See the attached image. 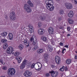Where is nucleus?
Wrapping results in <instances>:
<instances>
[{
    "label": "nucleus",
    "mask_w": 77,
    "mask_h": 77,
    "mask_svg": "<svg viewBox=\"0 0 77 77\" xmlns=\"http://www.w3.org/2000/svg\"><path fill=\"white\" fill-rule=\"evenodd\" d=\"M27 3L28 5L31 7H33V4L32 3L31 1L30 0L28 1Z\"/></svg>",
    "instance_id": "obj_18"
},
{
    "label": "nucleus",
    "mask_w": 77,
    "mask_h": 77,
    "mask_svg": "<svg viewBox=\"0 0 77 77\" xmlns=\"http://www.w3.org/2000/svg\"><path fill=\"white\" fill-rule=\"evenodd\" d=\"M20 55V54L19 53V52H16L14 54V56H16V57H18V56Z\"/></svg>",
    "instance_id": "obj_26"
},
{
    "label": "nucleus",
    "mask_w": 77,
    "mask_h": 77,
    "mask_svg": "<svg viewBox=\"0 0 77 77\" xmlns=\"http://www.w3.org/2000/svg\"><path fill=\"white\" fill-rule=\"evenodd\" d=\"M42 22H39L38 23V26H39V27H41V26H42Z\"/></svg>",
    "instance_id": "obj_34"
},
{
    "label": "nucleus",
    "mask_w": 77,
    "mask_h": 77,
    "mask_svg": "<svg viewBox=\"0 0 77 77\" xmlns=\"http://www.w3.org/2000/svg\"><path fill=\"white\" fill-rule=\"evenodd\" d=\"M48 31L49 34H53L54 29L52 27H50L48 29Z\"/></svg>",
    "instance_id": "obj_15"
},
{
    "label": "nucleus",
    "mask_w": 77,
    "mask_h": 77,
    "mask_svg": "<svg viewBox=\"0 0 77 77\" xmlns=\"http://www.w3.org/2000/svg\"><path fill=\"white\" fill-rule=\"evenodd\" d=\"M65 50H66V49L65 48H63L62 49V53H64V51H65Z\"/></svg>",
    "instance_id": "obj_40"
},
{
    "label": "nucleus",
    "mask_w": 77,
    "mask_h": 77,
    "mask_svg": "<svg viewBox=\"0 0 77 77\" xmlns=\"http://www.w3.org/2000/svg\"><path fill=\"white\" fill-rule=\"evenodd\" d=\"M21 60H17V62L18 63H21Z\"/></svg>",
    "instance_id": "obj_39"
},
{
    "label": "nucleus",
    "mask_w": 77,
    "mask_h": 77,
    "mask_svg": "<svg viewBox=\"0 0 77 77\" xmlns=\"http://www.w3.org/2000/svg\"><path fill=\"white\" fill-rule=\"evenodd\" d=\"M46 76H47V77H49V76H50V74L48 73H46Z\"/></svg>",
    "instance_id": "obj_41"
},
{
    "label": "nucleus",
    "mask_w": 77,
    "mask_h": 77,
    "mask_svg": "<svg viewBox=\"0 0 77 77\" xmlns=\"http://www.w3.org/2000/svg\"><path fill=\"white\" fill-rule=\"evenodd\" d=\"M68 16L70 18H72L74 15V13L72 11H70L69 12V13L68 14Z\"/></svg>",
    "instance_id": "obj_16"
},
{
    "label": "nucleus",
    "mask_w": 77,
    "mask_h": 77,
    "mask_svg": "<svg viewBox=\"0 0 77 77\" xmlns=\"http://www.w3.org/2000/svg\"><path fill=\"white\" fill-rule=\"evenodd\" d=\"M48 54H45L44 56V59L45 60H47V59H48Z\"/></svg>",
    "instance_id": "obj_24"
},
{
    "label": "nucleus",
    "mask_w": 77,
    "mask_h": 77,
    "mask_svg": "<svg viewBox=\"0 0 77 77\" xmlns=\"http://www.w3.org/2000/svg\"><path fill=\"white\" fill-rule=\"evenodd\" d=\"M35 63H33L32 65L31 66L32 68H33L35 67Z\"/></svg>",
    "instance_id": "obj_37"
},
{
    "label": "nucleus",
    "mask_w": 77,
    "mask_h": 77,
    "mask_svg": "<svg viewBox=\"0 0 77 77\" xmlns=\"http://www.w3.org/2000/svg\"><path fill=\"white\" fill-rule=\"evenodd\" d=\"M0 62L2 64H3V60H2V59H1L0 60Z\"/></svg>",
    "instance_id": "obj_38"
},
{
    "label": "nucleus",
    "mask_w": 77,
    "mask_h": 77,
    "mask_svg": "<svg viewBox=\"0 0 77 77\" xmlns=\"http://www.w3.org/2000/svg\"><path fill=\"white\" fill-rule=\"evenodd\" d=\"M1 41L2 42H3V43H5L6 42L7 40H6L5 38H3L1 40Z\"/></svg>",
    "instance_id": "obj_30"
},
{
    "label": "nucleus",
    "mask_w": 77,
    "mask_h": 77,
    "mask_svg": "<svg viewBox=\"0 0 77 77\" xmlns=\"http://www.w3.org/2000/svg\"><path fill=\"white\" fill-rule=\"evenodd\" d=\"M18 59H19V60H21V57H18Z\"/></svg>",
    "instance_id": "obj_52"
},
{
    "label": "nucleus",
    "mask_w": 77,
    "mask_h": 77,
    "mask_svg": "<svg viewBox=\"0 0 77 77\" xmlns=\"http://www.w3.org/2000/svg\"><path fill=\"white\" fill-rule=\"evenodd\" d=\"M62 17H59L58 19V21H60L62 20Z\"/></svg>",
    "instance_id": "obj_45"
},
{
    "label": "nucleus",
    "mask_w": 77,
    "mask_h": 77,
    "mask_svg": "<svg viewBox=\"0 0 77 77\" xmlns=\"http://www.w3.org/2000/svg\"><path fill=\"white\" fill-rule=\"evenodd\" d=\"M5 18H6V19H7V18H8V17H7V16Z\"/></svg>",
    "instance_id": "obj_58"
},
{
    "label": "nucleus",
    "mask_w": 77,
    "mask_h": 77,
    "mask_svg": "<svg viewBox=\"0 0 77 77\" xmlns=\"http://www.w3.org/2000/svg\"><path fill=\"white\" fill-rule=\"evenodd\" d=\"M26 65H25L24 64H23V63H22L21 64V65L20 66V69H23L24 68H25V66Z\"/></svg>",
    "instance_id": "obj_23"
},
{
    "label": "nucleus",
    "mask_w": 77,
    "mask_h": 77,
    "mask_svg": "<svg viewBox=\"0 0 77 77\" xmlns=\"http://www.w3.org/2000/svg\"><path fill=\"white\" fill-rule=\"evenodd\" d=\"M68 68H67V66H66L65 68V71H68Z\"/></svg>",
    "instance_id": "obj_43"
},
{
    "label": "nucleus",
    "mask_w": 77,
    "mask_h": 77,
    "mask_svg": "<svg viewBox=\"0 0 77 77\" xmlns=\"http://www.w3.org/2000/svg\"><path fill=\"white\" fill-rule=\"evenodd\" d=\"M30 45H31L34 46V47L33 48V50H35L36 49L38 48V43L36 42V38H34L33 37H31L30 38Z\"/></svg>",
    "instance_id": "obj_1"
},
{
    "label": "nucleus",
    "mask_w": 77,
    "mask_h": 77,
    "mask_svg": "<svg viewBox=\"0 0 77 77\" xmlns=\"http://www.w3.org/2000/svg\"><path fill=\"white\" fill-rule=\"evenodd\" d=\"M30 41H29V40L26 38V39L24 40L23 44L26 45V47H28L29 46V44H30Z\"/></svg>",
    "instance_id": "obj_8"
},
{
    "label": "nucleus",
    "mask_w": 77,
    "mask_h": 77,
    "mask_svg": "<svg viewBox=\"0 0 77 77\" xmlns=\"http://www.w3.org/2000/svg\"><path fill=\"white\" fill-rule=\"evenodd\" d=\"M19 48L20 50H22L23 48V46L22 45H20L19 46Z\"/></svg>",
    "instance_id": "obj_31"
},
{
    "label": "nucleus",
    "mask_w": 77,
    "mask_h": 77,
    "mask_svg": "<svg viewBox=\"0 0 77 77\" xmlns=\"http://www.w3.org/2000/svg\"><path fill=\"white\" fill-rule=\"evenodd\" d=\"M72 60H71L67 59L66 60V62L67 64L69 65V64H70V63H71V61Z\"/></svg>",
    "instance_id": "obj_22"
},
{
    "label": "nucleus",
    "mask_w": 77,
    "mask_h": 77,
    "mask_svg": "<svg viewBox=\"0 0 77 77\" xmlns=\"http://www.w3.org/2000/svg\"><path fill=\"white\" fill-rule=\"evenodd\" d=\"M2 69L3 70H6V67L5 66L3 67H2Z\"/></svg>",
    "instance_id": "obj_42"
},
{
    "label": "nucleus",
    "mask_w": 77,
    "mask_h": 77,
    "mask_svg": "<svg viewBox=\"0 0 77 77\" xmlns=\"http://www.w3.org/2000/svg\"><path fill=\"white\" fill-rule=\"evenodd\" d=\"M43 49H39L37 51L38 53H39V54H40L41 53H42L43 52Z\"/></svg>",
    "instance_id": "obj_19"
},
{
    "label": "nucleus",
    "mask_w": 77,
    "mask_h": 77,
    "mask_svg": "<svg viewBox=\"0 0 77 77\" xmlns=\"http://www.w3.org/2000/svg\"><path fill=\"white\" fill-rule=\"evenodd\" d=\"M59 29H62V27L60 26V27H59Z\"/></svg>",
    "instance_id": "obj_54"
},
{
    "label": "nucleus",
    "mask_w": 77,
    "mask_h": 77,
    "mask_svg": "<svg viewBox=\"0 0 77 77\" xmlns=\"http://www.w3.org/2000/svg\"><path fill=\"white\" fill-rule=\"evenodd\" d=\"M24 8V9H25L27 12H30L32 11L30 7L27 4H25Z\"/></svg>",
    "instance_id": "obj_6"
},
{
    "label": "nucleus",
    "mask_w": 77,
    "mask_h": 77,
    "mask_svg": "<svg viewBox=\"0 0 77 77\" xmlns=\"http://www.w3.org/2000/svg\"><path fill=\"white\" fill-rule=\"evenodd\" d=\"M9 38L10 40H12L13 38V34L11 33L8 34Z\"/></svg>",
    "instance_id": "obj_17"
},
{
    "label": "nucleus",
    "mask_w": 77,
    "mask_h": 77,
    "mask_svg": "<svg viewBox=\"0 0 77 77\" xmlns=\"http://www.w3.org/2000/svg\"><path fill=\"white\" fill-rule=\"evenodd\" d=\"M14 54V52H13V53H12V54Z\"/></svg>",
    "instance_id": "obj_62"
},
{
    "label": "nucleus",
    "mask_w": 77,
    "mask_h": 77,
    "mask_svg": "<svg viewBox=\"0 0 77 77\" xmlns=\"http://www.w3.org/2000/svg\"><path fill=\"white\" fill-rule=\"evenodd\" d=\"M77 77V76H76V77Z\"/></svg>",
    "instance_id": "obj_64"
},
{
    "label": "nucleus",
    "mask_w": 77,
    "mask_h": 77,
    "mask_svg": "<svg viewBox=\"0 0 77 77\" xmlns=\"http://www.w3.org/2000/svg\"><path fill=\"white\" fill-rule=\"evenodd\" d=\"M7 34H8L7 32H4L3 33H1L0 35H2V36H6Z\"/></svg>",
    "instance_id": "obj_25"
},
{
    "label": "nucleus",
    "mask_w": 77,
    "mask_h": 77,
    "mask_svg": "<svg viewBox=\"0 0 77 77\" xmlns=\"http://www.w3.org/2000/svg\"><path fill=\"white\" fill-rule=\"evenodd\" d=\"M51 47V46L50 45H47V48H48V49L49 48H50V47Z\"/></svg>",
    "instance_id": "obj_46"
},
{
    "label": "nucleus",
    "mask_w": 77,
    "mask_h": 77,
    "mask_svg": "<svg viewBox=\"0 0 77 77\" xmlns=\"http://www.w3.org/2000/svg\"><path fill=\"white\" fill-rule=\"evenodd\" d=\"M23 74L25 77H29V76H30L32 75V73L29 71H26Z\"/></svg>",
    "instance_id": "obj_10"
},
{
    "label": "nucleus",
    "mask_w": 77,
    "mask_h": 77,
    "mask_svg": "<svg viewBox=\"0 0 77 77\" xmlns=\"http://www.w3.org/2000/svg\"><path fill=\"white\" fill-rule=\"evenodd\" d=\"M27 63V60H24L23 61L22 63H23V64L26 65V63Z\"/></svg>",
    "instance_id": "obj_29"
},
{
    "label": "nucleus",
    "mask_w": 77,
    "mask_h": 77,
    "mask_svg": "<svg viewBox=\"0 0 77 77\" xmlns=\"http://www.w3.org/2000/svg\"><path fill=\"white\" fill-rule=\"evenodd\" d=\"M51 3H53V0H51Z\"/></svg>",
    "instance_id": "obj_56"
},
{
    "label": "nucleus",
    "mask_w": 77,
    "mask_h": 77,
    "mask_svg": "<svg viewBox=\"0 0 77 77\" xmlns=\"http://www.w3.org/2000/svg\"><path fill=\"white\" fill-rule=\"evenodd\" d=\"M15 12L12 11L10 14L9 18L11 21H14L16 20V17H15Z\"/></svg>",
    "instance_id": "obj_4"
},
{
    "label": "nucleus",
    "mask_w": 77,
    "mask_h": 77,
    "mask_svg": "<svg viewBox=\"0 0 77 77\" xmlns=\"http://www.w3.org/2000/svg\"><path fill=\"white\" fill-rule=\"evenodd\" d=\"M70 29H71V28L70 27H69L67 28V30L68 31H69V30H70Z\"/></svg>",
    "instance_id": "obj_44"
},
{
    "label": "nucleus",
    "mask_w": 77,
    "mask_h": 77,
    "mask_svg": "<svg viewBox=\"0 0 77 77\" xmlns=\"http://www.w3.org/2000/svg\"><path fill=\"white\" fill-rule=\"evenodd\" d=\"M74 3L75 5H76V4H77V1H75V0H74Z\"/></svg>",
    "instance_id": "obj_48"
},
{
    "label": "nucleus",
    "mask_w": 77,
    "mask_h": 77,
    "mask_svg": "<svg viewBox=\"0 0 77 77\" xmlns=\"http://www.w3.org/2000/svg\"><path fill=\"white\" fill-rule=\"evenodd\" d=\"M64 47H66V48H68V45H66Z\"/></svg>",
    "instance_id": "obj_51"
},
{
    "label": "nucleus",
    "mask_w": 77,
    "mask_h": 77,
    "mask_svg": "<svg viewBox=\"0 0 77 77\" xmlns=\"http://www.w3.org/2000/svg\"><path fill=\"white\" fill-rule=\"evenodd\" d=\"M71 2H73V0H70Z\"/></svg>",
    "instance_id": "obj_60"
},
{
    "label": "nucleus",
    "mask_w": 77,
    "mask_h": 77,
    "mask_svg": "<svg viewBox=\"0 0 77 77\" xmlns=\"http://www.w3.org/2000/svg\"><path fill=\"white\" fill-rule=\"evenodd\" d=\"M51 0H46L45 3L46 4V8L51 11H54V6L51 4Z\"/></svg>",
    "instance_id": "obj_2"
},
{
    "label": "nucleus",
    "mask_w": 77,
    "mask_h": 77,
    "mask_svg": "<svg viewBox=\"0 0 77 77\" xmlns=\"http://www.w3.org/2000/svg\"><path fill=\"white\" fill-rule=\"evenodd\" d=\"M49 72L51 74L52 77H56L59 75V72L57 71L52 70L51 71H49Z\"/></svg>",
    "instance_id": "obj_5"
},
{
    "label": "nucleus",
    "mask_w": 77,
    "mask_h": 77,
    "mask_svg": "<svg viewBox=\"0 0 77 77\" xmlns=\"http://www.w3.org/2000/svg\"><path fill=\"white\" fill-rule=\"evenodd\" d=\"M38 69V66L36 67L35 68V71H36V69Z\"/></svg>",
    "instance_id": "obj_50"
},
{
    "label": "nucleus",
    "mask_w": 77,
    "mask_h": 77,
    "mask_svg": "<svg viewBox=\"0 0 77 77\" xmlns=\"http://www.w3.org/2000/svg\"><path fill=\"white\" fill-rule=\"evenodd\" d=\"M16 71L15 69L12 68H9L7 71V74L8 75H11L12 76L14 75Z\"/></svg>",
    "instance_id": "obj_3"
},
{
    "label": "nucleus",
    "mask_w": 77,
    "mask_h": 77,
    "mask_svg": "<svg viewBox=\"0 0 77 77\" xmlns=\"http://www.w3.org/2000/svg\"><path fill=\"white\" fill-rule=\"evenodd\" d=\"M65 68V67L63 66L60 69V71H64V69Z\"/></svg>",
    "instance_id": "obj_32"
},
{
    "label": "nucleus",
    "mask_w": 77,
    "mask_h": 77,
    "mask_svg": "<svg viewBox=\"0 0 77 77\" xmlns=\"http://www.w3.org/2000/svg\"><path fill=\"white\" fill-rule=\"evenodd\" d=\"M68 21H69V24H72V23H74V21L72 20V19H69Z\"/></svg>",
    "instance_id": "obj_27"
},
{
    "label": "nucleus",
    "mask_w": 77,
    "mask_h": 77,
    "mask_svg": "<svg viewBox=\"0 0 77 77\" xmlns=\"http://www.w3.org/2000/svg\"><path fill=\"white\" fill-rule=\"evenodd\" d=\"M8 43H5L4 45L3 49L4 50H6L8 47Z\"/></svg>",
    "instance_id": "obj_20"
},
{
    "label": "nucleus",
    "mask_w": 77,
    "mask_h": 77,
    "mask_svg": "<svg viewBox=\"0 0 77 77\" xmlns=\"http://www.w3.org/2000/svg\"><path fill=\"white\" fill-rule=\"evenodd\" d=\"M63 10H60L59 11V14H60V15H62L63 14Z\"/></svg>",
    "instance_id": "obj_28"
},
{
    "label": "nucleus",
    "mask_w": 77,
    "mask_h": 77,
    "mask_svg": "<svg viewBox=\"0 0 77 77\" xmlns=\"http://www.w3.org/2000/svg\"><path fill=\"white\" fill-rule=\"evenodd\" d=\"M77 30V28H75V30Z\"/></svg>",
    "instance_id": "obj_61"
},
{
    "label": "nucleus",
    "mask_w": 77,
    "mask_h": 77,
    "mask_svg": "<svg viewBox=\"0 0 77 77\" xmlns=\"http://www.w3.org/2000/svg\"><path fill=\"white\" fill-rule=\"evenodd\" d=\"M36 63L37 64L38 68L40 67V68H38V69H36V70L37 71H41V68H42V64L39 63V62H37Z\"/></svg>",
    "instance_id": "obj_14"
},
{
    "label": "nucleus",
    "mask_w": 77,
    "mask_h": 77,
    "mask_svg": "<svg viewBox=\"0 0 77 77\" xmlns=\"http://www.w3.org/2000/svg\"><path fill=\"white\" fill-rule=\"evenodd\" d=\"M39 19L41 21H45V20L46 19V16L44 15L40 16L39 17Z\"/></svg>",
    "instance_id": "obj_13"
},
{
    "label": "nucleus",
    "mask_w": 77,
    "mask_h": 77,
    "mask_svg": "<svg viewBox=\"0 0 77 77\" xmlns=\"http://www.w3.org/2000/svg\"><path fill=\"white\" fill-rule=\"evenodd\" d=\"M28 27L30 29L31 28H33V26L30 24H29L28 26Z\"/></svg>",
    "instance_id": "obj_36"
},
{
    "label": "nucleus",
    "mask_w": 77,
    "mask_h": 77,
    "mask_svg": "<svg viewBox=\"0 0 77 77\" xmlns=\"http://www.w3.org/2000/svg\"><path fill=\"white\" fill-rule=\"evenodd\" d=\"M51 66L52 68H54L55 67V66L54 65H51Z\"/></svg>",
    "instance_id": "obj_49"
},
{
    "label": "nucleus",
    "mask_w": 77,
    "mask_h": 77,
    "mask_svg": "<svg viewBox=\"0 0 77 77\" xmlns=\"http://www.w3.org/2000/svg\"><path fill=\"white\" fill-rule=\"evenodd\" d=\"M49 50L51 52L53 51V48H52V46L50 47L49 48Z\"/></svg>",
    "instance_id": "obj_35"
},
{
    "label": "nucleus",
    "mask_w": 77,
    "mask_h": 77,
    "mask_svg": "<svg viewBox=\"0 0 77 77\" xmlns=\"http://www.w3.org/2000/svg\"><path fill=\"white\" fill-rule=\"evenodd\" d=\"M57 2H59V1H60V0H57Z\"/></svg>",
    "instance_id": "obj_59"
},
{
    "label": "nucleus",
    "mask_w": 77,
    "mask_h": 77,
    "mask_svg": "<svg viewBox=\"0 0 77 77\" xmlns=\"http://www.w3.org/2000/svg\"><path fill=\"white\" fill-rule=\"evenodd\" d=\"M43 41H45V42L46 41H47V38L44 36H43L41 37Z\"/></svg>",
    "instance_id": "obj_21"
},
{
    "label": "nucleus",
    "mask_w": 77,
    "mask_h": 77,
    "mask_svg": "<svg viewBox=\"0 0 77 77\" xmlns=\"http://www.w3.org/2000/svg\"><path fill=\"white\" fill-rule=\"evenodd\" d=\"M13 48L11 47H9L7 49V53L8 54H11L13 52Z\"/></svg>",
    "instance_id": "obj_9"
},
{
    "label": "nucleus",
    "mask_w": 77,
    "mask_h": 77,
    "mask_svg": "<svg viewBox=\"0 0 77 77\" xmlns=\"http://www.w3.org/2000/svg\"><path fill=\"white\" fill-rule=\"evenodd\" d=\"M60 45L61 46H62L63 45V43H62V42H60Z\"/></svg>",
    "instance_id": "obj_47"
},
{
    "label": "nucleus",
    "mask_w": 77,
    "mask_h": 77,
    "mask_svg": "<svg viewBox=\"0 0 77 77\" xmlns=\"http://www.w3.org/2000/svg\"><path fill=\"white\" fill-rule=\"evenodd\" d=\"M76 53H77V52H76Z\"/></svg>",
    "instance_id": "obj_63"
},
{
    "label": "nucleus",
    "mask_w": 77,
    "mask_h": 77,
    "mask_svg": "<svg viewBox=\"0 0 77 77\" xmlns=\"http://www.w3.org/2000/svg\"><path fill=\"white\" fill-rule=\"evenodd\" d=\"M55 60L56 63L57 64H59L60 63V58L58 56H56L55 57Z\"/></svg>",
    "instance_id": "obj_11"
},
{
    "label": "nucleus",
    "mask_w": 77,
    "mask_h": 77,
    "mask_svg": "<svg viewBox=\"0 0 77 77\" xmlns=\"http://www.w3.org/2000/svg\"><path fill=\"white\" fill-rule=\"evenodd\" d=\"M70 34H67V36H70Z\"/></svg>",
    "instance_id": "obj_57"
},
{
    "label": "nucleus",
    "mask_w": 77,
    "mask_h": 77,
    "mask_svg": "<svg viewBox=\"0 0 77 77\" xmlns=\"http://www.w3.org/2000/svg\"><path fill=\"white\" fill-rule=\"evenodd\" d=\"M38 34L40 35H43L44 34V30L43 29H40L38 30Z\"/></svg>",
    "instance_id": "obj_12"
},
{
    "label": "nucleus",
    "mask_w": 77,
    "mask_h": 77,
    "mask_svg": "<svg viewBox=\"0 0 77 77\" xmlns=\"http://www.w3.org/2000/svg\"><path fill=\"white\" fill-rule=\"evenodd\" d=\"M75 59H77V56L75 55Z\"/></svg>",
    "instance_id": "obj_53"
},
{
    "label": "nucleus",
    "mask_w": 77,
    "mask_h": 77,
    "mask_svg": "<svg viewBox=\"0 0 77 77\" xmlns=\"http://www.w3.org/2000/svg\"><path fill=\"white\" fill-rule=\"evenodd\" d=\"M65 6L67 9H71L73 7L71 3H66L65 4Z\"/></svg>",
    "instance_id": "obj_7"
},
{
    "label": "nucleus",
    "mask_w": 77,
    "mask_h": 77,
    "mask_svg": "<svg viewBox=\"0 0 77 77\" xmlns=\"http://www.w3.org/2000/svg\"><path fill=\"white\" fill-rule=\"evenodd\" d=\"M33 27L31 28H30L29 31H30L31 33H33V32H34V31L33 30Z\"/></svg>",
    "instance_id": "obj_33"
},
{
    "label": "nucleus",
    "mask_w": 77,
    "mask_h": 77,
    "mask_svg": "<svg viewBox=\"0 0 77 77\" xmlns=\"http://www.w3.org/2000/svg\"><path fill=\"white\" fill-rule=\"evenodd\" d=\"M16 60H18V57H16Z\"/></svg>",
    "instance_id": "obj_55"
}]
</instances>
